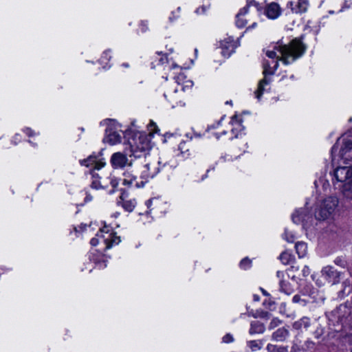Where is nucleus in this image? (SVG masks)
<instances>
[{"label":"nucleus","instance_id":"nucleus-1","mask_svg":"<svg viewBox=\"0 0 352 352\" xmlns=\"http://www.w3.org/2000/svg\"><path fill=\"white\" fill-rule=\"evenodd\" d=\"M305 51V45L297 38L292 40L288 45L277 43L274 46L273 50H267L266 56L272 60L263 63L265 77L259 81L258 88L254 92L256 98L259 100L265 89L264 87L270 84V79L267 76L274 74L278 67V60L282 61L285 65H289L300 57Z\"/></svg>","mask_w":352,"mask_h":352},{"label":"nucleus","instance_id":"nucleus-2","mask_svg":"<svg viewBox=\"0 0 352 352\" xmlns=\"http://www.w3.org/2000/svg\"><path fill=\"white\" fill-rule=\"evenodd\" d=\"M184 75L180 74L176 77L177 85L174 90L164 94V97L168 100L173 108L185 105V93L190 90L193 86L192 80H184Z\"/></svg>","mask_w":352,"mask_h":352},{"label":"nucleus","instance_id":"nucleus-3","mask_svg":"<svg viewBox=\"0 0 352 352\" xmlns=\"http://www.w3.org/2000/svg\"><path fill=\"white\" fill-rule=\"evenodd\" d=\"M339 199L336 196L326 197L320 203L315 211L318 220L333 219L338 206Z\"/></svg>","mask_w":352,"mask_h":352},{"label":"nucleus","instance_id":"nucleus-4","mask_svg":"<svg viewBox=\"0 0 352 352\" xmlns=\"http://www.w3.org/2000/svg\"><path fill=\"white\" fill-rule=\"evenodd\" d=\"M99 239H102L105 244V249H109L113 245H118L120 242V237L116 236L115 233L110 232L106 226L100 230L96 237L91 239L90 241L91 245L93 246L97 245L99 243Z\"/></svg>","mask_w":352,"mask_h":352},{"label":"nucleus","instance_id":"nucleus-5","mask_svg":"<svg viewBox=\"0 0 352 352\" xmlns=\"http://www.w3.org/2000/svg\"><path fill=\"white\" fill-rule=\"evenodd\" d=\"M160 162L153 161L143 166L140 177V182H136L137 188L143 187L148 181L153 178L160 171Z\"/></svg>","mask_w":352,"mask_h":352},{"label":"nucleus","instance_id":"nucleus-6","mask_svg":"<svg viewBox=\"0 0 352 352\" xmlns=\"http://www.w3.org/2000/svg\"><path fill=\"white\" fill-rule=\"evenodd\" d=\"M108 125L106 129V136L104 139L105 142L109 143L111 145H115L121 142L122 137L117 131H114L113 127L116 129L118 124L116 121L112 120H107Z\"/></svg>","mask_w":352,"mask_h":352},{"label":"nucleus","instance_id":"nucleus-7","mask_svg":"<svg viewBox=\"0 0 352 352\" xmlns=\"http://www.w3.org/2000/svg\"><path fill=\"white\" fill-rule=\"evenodd\" d=\"M250 8H253L257 12L261 10V7L257 2L254 0H248L247 6L242 8L236 15V24L239 28H242L245 26L247 19L244 16Z\"/></svg>","mask_w":352,"mask_h":352},{"label":"nucleus","instance_id":"nucleus-8","mask_svg":"<svg viewBox=\"0 0 352 352\" xmlns=\"http://www.w3.org/2000/svg\"><path fill=\"white\" fill-rule=\"evenodd\" d=\"M133 143L130 142L131 152L135 154L138 151H145L150 148V141L146 135L140 134L133 139Z\"/></svg>","mask_w":352,"mask_h":352},{"label":"nucleus","instance_id":"nucleus-9","mask_svg":"<svg viewBox=\"0 0 352 352\" xmlns=\"http://www.w3.org/2000/svg\"><path fill=\"white\" fill-rule=\"evenodd\" d=\"M334 177L338 182L346 183L352 178V166H340L334 170Z\"/></svg>","mask_w":352,"mask_h":352},{"label":"nucleus","instance_id":"nucleus-10","mask_svg":"<svg viewBox=\"0 0 352 352\" xmlns=\"http://www.w3.org/2000/svg\"><path fill=\"white\" fill-rule=\"evenodd\" d=\"M111 164L114 168H122L126 166H131L132 162L126 155L122 153L117 152L113 153L111 157Z\"/></svg>","mask_w":352,"mask_h":352},{"label":"nucleus","instance_id":"nucleus-11","mask_svg":"<svg viewBox=\"0 0 352 352\" xmlns=\"http://www.w3.org/2000/svg\"><path fill=\"white\" fill-rule=\"evenodd\" d=\"M80 164L82 166L90 168L92 170L91 171H95V170H100L105 165V162L96 155H90L87 159L80 160Z\"/></svg>","mask_w":352,"mask_h":352},{"label":"nucleus","instance_id":"nucleus-12","mask_svg":"<svg viewBox=\"0 0 352 352\" xmlns=\"http://www.w3.org/2000/svg\"><path fill=\"white\" fill-rule=\"evenodd\" d=\"M292 13L302 14L307 12L309 7L308 0L289 1L287 5Z\"/></svg>","mask_w":352,"mask_h":352},{"label":"nucleus","instance_id":"nucleus-13","mask_svg":"<svg viewBox=\"0 0 352 352\" xmlns=\"http://www.w3.org/2000/svg\"><path fill=\"white\" fill-rule=\"evenodd\" d=\"M340 156L344 162L352 160V141H344L340 151Z\"/></svg>","mask_w":352,"mask_h":352},{"label":"nucleus","instance_id":"nucleus-14","mask_svg":"<svg viewBox=\"0 0 352 352\" xmlns=\"http://www.w3.org/2000/svg\"><path fill=\"white\" fill-rule=\"evenodd\" d=\"M265 14L269 19H275L281 14L280 7L278 3L272 2L266 6Z\"/></svg>","mask_w":352,"mask_h":352},{"label":"nucleus","instance_id":"nucleus-15","mask_svg":"<svg viewBox=\"0 0 352 352\" xmlns=\"http://www.w3.org/2000/svg\"><path fill=\"white\" fill-rule=\"evenodd\" d=\"M322 276L328 280L329 282H333V283H336L338 282L339 278V273L334 270L333 268L331 266L324 267L321 271Z\"/></svg>","mask_w":352,"mask_h":352},{"label":"nucleus","instance_id":"nucleus-16","mask_svg":"<svg viewBox=\"0 0 352 352\" xmlns=\"http://www.w3.org/2000/svg\"><path fill=\"white\" fill-rule=\"evenodd\" d=\"M220 45L222 48V54L224 56H230L234 52V49L236 48L235 42L234 39L230 37L221 41Z\"/></svg>","mask_w":352,"mask_h":352},{"label":"nucleus","instance_id":"nucleus-17","mask_svg":"<svg viewBox=\"0 0 352 352\" xmlns=\"http://www.w3.org/2000/svg\"><path fill=\"white\" fill-rule=\"evenodd\" d=\"M122 184L127 186H135L136 182H139L137 180V177L131 171H126L123 174V178L122 179Z\"/></svg>","mask_w":352,"mask_h":352},{"label":"nucleus","instance_id":"nucleus-18","mask_svg":"<svg viewBox=\"0 0 352 352\" xmlns=\"http://www.w3.org/2000/svg\"><path fill=\"white\" fill-rule=\"evenodd\" d=\"M91 174L92 177V181L91 184V188L95 189H99L104 188L106 186L107 183L104 182V180H100L101 177L97 173H96L95 171H91Z\"/></svg>","mask_w":352,"mask_h":352},{"label":"nucleus","instance_id":"nucleus-19","mask_svg":"<svg viewBox=\"0 0 352 352\" xmlns=\"http://www.w3.org/2000/svg\"><path fill=\"white\" fill-rule=\"evenodd\" d=\"M288 334L289 332L286 329L280 328L272 334V338L276 341H283Z\"/></svg>","mask_w":352,"mask_h":352},{"label":"nucleus","instance_id":"nucleus-20","mask_svg":"<svg viewBox=\"0 0 352 352\" xmlns=\"http://www.w3.org/2000/svg\"><path fill=\"white\" fill-rule=\"evenodd\" d=\"M296 252L299 258H303L307 253V245L304 242H298L295 245Z\"/></svg>","mask_w":352,"mask_h":352},{"label":"nucleus","instance_id":"nucleus-21","mask_svg":"<svg viewBox=\"0 0 352 352\" xmlns=\"http://www.w3.org/2000/svg\"><path fill=\"white\" fill-rule=\"evenodd\" d=\"M306 216L305 210L300 209L292 214V220L295 223H300L305 220Z\"/></svg>","mask_w":352,"mask_h":352},{"label":"nucleus","instance_id":"nucleus-22","mask_svg":"<svg viewBox=\"0 0 352 352\" xmlns=\"http://www.w3.org/2000/svg\"><path fill=\"white\" fill-rule=\"evenodd\" d=\"M310 320L309 318L303 317L300 320L296 321L293 324V327L296 329H301L302 328L307 329L309 327Z\"/></svg>","mask_w":352,"mask_h":352},{"label":"nucleus","instance_id":"nucleus-23","mask_svg":"<svg viewBox=\"0 0 352 352\" xmlns=\"http://www.w3.org/2000/svg\"><path fill=\"white\" fill-rule=\"evenodd\" d=\"M120 199L123 201L122 206L125 210L131 212L134 209L136 201L135 199L124 200V195H122Z\"/></svg>","mask_w":352,"mask_h":352},{"label":"nucleus","instance_id":"nucleus-24","mask_svg":"<svg viewBox=\"0 0 352 352\" xmlns=\"http://www.w3.org/2000/svg\"><path fill=\"white\" fill-rule=\"evenodd\" d=\"M343 195L346 199L352 201V179L344 184Z\"/></svg>","mask_w":352,"mask_h":352},{"label":"nucleus","instance_id":"nucleus-25","mask_svg":"<svg viewBox=\"0 0 352 352\" xmlns=\"http://www.w3.org/2000/svg\"><path fill=\"white\" fill-rule=\"evenodd\" d=\"M279 259L280 260L283 264L288 265L290 264L294 260V257L291 253L285 251L281 253V254L279 256Z\"/></svg>","mask_w":352,"mask_h":352},{"label":"nucleus","instance_id":"nucleus-26","mask_svg":"<svg viewBox=\"0 0 352 352\" xmlns=\"http://www.w3.org/2000/svg\"><path fill=\"white\" fill-rule=\"evenodd\" d=\"M265 330L264 326L258 322H253L251 323V327L250 329V333H263Z\"/></svg>","mask_w":352,"mask_h":352},{"label":"nucleus","instance_id":"nucleus-27","mask_svg":"<svg viewBox=\"0 0 352 352\" xmlns=\"http://www.w3.org/2000/svg\"><path fill=\"white\" fill-rule=\"evenodd\" d=\"M280 290L285 293L286 294H290L293 292V289L292 288L290 284L285 281V280H280Z\"/></svg>","mask_w":352,"mask_h":352},{"label":"nucleus","instance_id":"nucleus-28","mask_svg":"<svg viewBox=\"0 0 352 352\" xmlns=\"http://www.w3.org/2000/svg\"><path fill=\"white\" fill-rule=\"evenodd\" d=\"M267 350L268 351V352H287L286 348L278 346L271 344H267Z\"/></svg>","mask_w":352,"mask_h":352},{"label":"nucleus","instance_id":"nucleus-29","mask_svg":"<svg viewBox=\"0 0 352 352\" xmlns=\"http://www.w3.org/2000/svg\"><path fill=\"white\" fill-rule=\"evenodd\" d=\"M248 346L252 351H256L261 348L262 343L260 341L252 340L248 342Z\"/></svg>","mask_w":352,"mask_h":352},{"label":"nucleus","instance_id":"nucleus-30","mask_svg":"<svg viewBox=\"0 0 352 352\" xmlns=\"http://www.w3.org/2000/svg\"><path fill=\"white\" fill-rule=\"evenodd\" d=\"M251 261L248 258H243L240 263V267L242 269L246 270L250 267Z\"/></svg>","mask_w":352,"mask_h":352},{"label":"nucleus","instance_id":"nucleus-31","mask_svg":"<svg viewBox=\"0 0 352 352\" xmlns=\"http://www.w3.org/2000/svg\"><path fill=\"white\" fill-rule=\"evenodd\" d=\"M281 323V321L278 318H273L270 324H269V329H273L275 327H278Z\"/></svg>","mask_w":352,"mask_h":352},{"label":"nucleus","instance_id":"nucleus-32","mask_svg":"<svg viewBox=\"0 0 352 352\" xmlns=\"http://www.w3.org/2000/svg\"><path fill=\"white\" fill-rule=\"evenodd\" d=\"M284 239L289 243H292L294 241V236L289 232L287 230H285L284 234Z\"/></svg>","mask_w":352,"mask_h":352},{"label":"nucleus","instance_id":"nucleus-33","mask_svg":"<svg viewBox=\"0 0 352 352\" xmlns=\"http://www.w3.org/2000/svg\"><path fill=\"white\" fill-rule=\"evenodd\" d=\"M231 124L232 125H236L237 126V129L239 130H241V123H239L236 119L235 118V117H232V120L230 122Z\"/></svg>","mask_w":352,"mask_h":352},{"label":"nucleus","instance_id":"nucleus-34","mask_svg":"<svg viewBox=\"0 0 352 352\" xmlns=\"http://www.w3.org/2000/svg\"><path fill=\"white\" fill-rule=\"evenodd\" d=\"M233 341V338L230 334H227L223 338V342L225 343H229Z\"/></svg>","mask_w":352,"mask_h":352},{"label":"nucleus","instance_id":"nucleus-35","mask_svg":"<svg viewBox=\"0 0 352 352\" xmlns=\"http://www.w3.org/2000/svg\"><path fill=\"white\" fill-rule=\"evenodd\" d=\"M302 272L304 276H307L310 274V269L308 266H305Z\"/></svg>","mask_w":352,"mask_h":352},{"label":"nucleus","instance_id":"nucleus-36","mask_svg":"<svg viewBox=\"0 0 352 352\" xmlns=\"http://www.w3.org/2000/svg\"><path fill=\"white\" fill-rule=\"evenodd\" d=\"M140 28H141L142 32H146L148 30L147 22L142 21V23L140 24Z\"/></svg>","mask_w":352,"mask_h":352},{"label":"nucleus","instance_id":"nucleus-37","mask_svg":"<svg viewBox=\"0 0 352 352\" xmlns=\"http://www.w3.org/2000/svg\"><path fill=\"white\" fill-rule=\"evenodd\" d=\"M206 10V8L205 6H202L201 8H199L196 10V12L197 14H204Z\"/></svg>","mask_w":352,"mask_h":352},{"label":"nucleus","instance_id":"nucleus-38","mask_svg":"<svg viewBox=\"0 0 352 352\" xmlns=\"http://www.w3.org/2000/svg\"><path fill=\"white\" fill-rule=\"evenodd\" d=\"M206 10V8L205 6H202L201 8H199L196 10V12L197 14H204Z\"/></svg>","mask_w":352,"mask_h":352},{"label":"nucleus","instance_id":"nucleus-39","mask_svg":"<svg viewBox=\"0 0 352 352\" xmlns=\"http://www.w3.org/2000/svg\"><path fill=\"white\" fill-rule=\"evenodd\" d=\"M111 184L113 188L116 187L118 184V182L116 179H111Z\"/></svg>","mask_w":352,"mask_h":352},{"label":"nucleus","instance_id":"nucleus-40","mask_svg":"<svg viewBox=\"0 0 352 352\" xmlns=\"http://www.w3.org/2000/svg\"><path fill=\"white\" fill-rule=\"evenodd\" d=\"M300 300V297L298 295H295L294 297H293V302H299Z\"/></svg>","mask_w":352,"mask_h":352},{"label":"nucleus","instance_id":"nucleus-41","mask_svg":"<svg viewBox=\"0 0 352 352\" xmlns=\"http://www.w3.org/2000/svg\"><path fill=\"white\" fill-rule=\"evenodd\" d=\"M25 133L28 135H29V136H31V135H33V131H32V129H28H28H26L25 130Z\"/></svg>","mask_w":352,"mask_h":352},{"label":"nucleus","instance_id":"nucleus-42","mask_svg":"<svg viewBox=\"0 0 352 352\" xmlns=\"http://www.w3.org/2000/svg\"><path fill=\"white\" fill-rule=\"evenodd\" d=\"M276 275L279 278H280V280H283L282 278L284 277V274L283 272L278 271L276 272Z\"/></svg>","mask_w":352,"mask_h":352},{"label":"nucleus","instance_id":"nucleus-43","mask_svg":"<svg viewBox=\"0 0 352 352\" xmlns=\"http://www.w3.org/2000/svg\"><path fill=\"white\" fill-rule=\"evenodd\" d=\"M149 127L151 128V131H153L156 129L157 126L153 122H151Z\"/></svg>","mask_w":352,"mask_h":352},{"label":"nucleus","instance_id":"nucleus-44","mask_svg":"<svg viewBox=\"0 0 352 352\" xmlns=\"http://www.w3.org/2000/svg\"><path fill=\"white\" fill-rule=\"evenodd\" d=\"M221 120L219 121L217 123V125L214 126V125H211L210 126L208 127V129L210 130L211 129H214V128H218V126L221 124Z\"/></svg>","mask_w":352,"mask_h":352},{"label":"nucleus","instance_id":"nucleus-45","mask_svg":"<svg viewBox=\"0 0 352 352\" xmlns=\"http://www.w3.org/2000/svg\"><path fill=\"white\" fill-rule=\"evenodd\" d=\"M335 263H336L337 265H342V261H341V260H340V259H338V258H337V259L335 261Z\"/></svg>","mask_w":352,"mask_h":352},{"label":"nucleus","instance_id":"nucleus-46","mask_svg":"<svg viewBox=\"0 0 352 352\" xmlns=\"http://www.w3.org/2000/svg\"><path fill=\"white\" fill-rule=\"evenodd\" d=\"M184 146H185V143H184V142H182V143H180V144L179 145V149H181V150H182V149H184Z\"/></svg>","mask_w":352,"mask_h":352},{"label":"nucleus","instance_id":"nucleus-47","mask_svg":"<svg viewBox=\"0 0 352 352\" xmlns=\"http://www.w3.org/2000/svg\"><path fill=\"white\" fill-rule=\"evenodd\" d=\"M336 146H333L332 149H331V153H332V155L333 154V153L336 151Z\"/></svg>","mask_w":352,"mask_h":352},{"label":"nucleus","instance_id":"nucleus-48","mask_svg":"<svg viewBox=\"0 0 352 352\" xmlns=\"http://www.w3.org/2000/svg\"><path fill=\"white\" fill-rule=\"evenodd\" d=\"M104 57L105 58H107V59H109V58H108V54H107V52H105L104 53Z\"/></svg>","mask_w":352,"mask_h":352},{"label":"nucleus","instance_id":"nucleus-49","mask_svg":"<svg viewBox=\"0 0 352 352\" xmlns=\"http://www.w3.org/2000/svg\"><path fill=\"white\" fill-rule=\"evenodd\" d=\"M176 67H178V66L176 64H173L172 66H171L172 69H175Z\"/></svg>","mask_w":352,"mask_h":352},{"label":"nucleus","instance_id":"nucleus-50","mask_svg":"<svg viewBox=\"0 0 352 352\" xmlns=\"http://www.w3.org/2000/svg\"><path fill=\"white\" fill-rule=\"evenodd\" d=\"M256 23H254L252 25L251 28H254V27H255V26H256ZM248 28H250V27H249Z\"/></svg>","mask_w":352,"mask_h":352},{"label":"nucleus","instance_id":"nucleus-51","mask_svg":"<svg viewBox=\"0 0 352 352\" xmlns=\"http://www.w3.org/2000/svg\"><path fill=\"white\" fill-rule=\"evenodd\" d=\"M221 134H226V130H223L221 132Z\"/></svg>","mask_w":352,"mask_h":352},{"label":"nucleus","instance_id":"nucleus-52","mask_svg":"<svg viewBox=\"0 0 352 352\" xmlns=\"http://www.w3.org/2000/svg\"><path fill=\"white\" fill-rule=\"evenodd\" d=\"M254 299H255L256 300H258V296H256V295H254Z\"/></svg>","mask_w":352,"mask_h":352},{"label":"nucleus","instance_id":"nucleus-53","mask_svg":"<svg viewBox=\"0 0 352 352\" xmlns=\"http://www.w3.org/2000/svg\"><path fill=\"white\" fill-rule=\"evenodd\" d=\"M232 132L234 134V129H232Z\"/></svg>","mask_w":352,"mask_h":352}]
</instances>
